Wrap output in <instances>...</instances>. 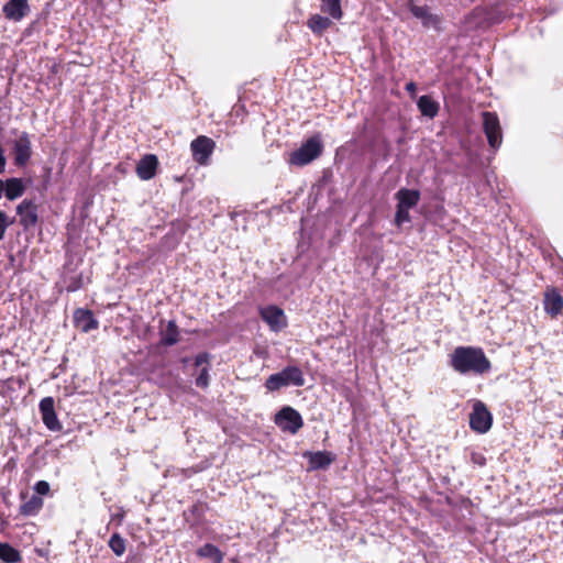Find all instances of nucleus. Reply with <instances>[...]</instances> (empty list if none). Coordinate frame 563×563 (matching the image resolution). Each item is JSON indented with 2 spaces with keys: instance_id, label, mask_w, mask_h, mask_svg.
<instances>
[{
  "instance_id": "obj_1",
  "label": "nucleus",
  "mask_w": 563,
  "mask_h": 563,
  "mask_svg": "<svg viewBox=\"0 0 563 563\" xmlns=\"http://www.w3.org/2000/svg\"><path fill=\"white\" fill-rule=\"evenodd\" d=\"M450 366L461 375L482 376L492 369V362L478 346H457L450 354Z\"/></svg>"
},
{
  "instance_id": "obj_2",
  "label": "nucleus",
  "mask_w": 563,
  "mask_h": 563,
  "mask_svg": "<svg viewBox=\"0 0 563 563\" xmlns=\"http://www.w3.org/2000/svg\"><path fill=\"white\" fill-rule=\"evenodd\" d=\"M289 385L297 387L305 385V377L300 367L288 365L280 372L269 375L264 384L268 391H277Z\"/></svg>"
},
{
  "instance_id": "obj_3",
  "label": "nucleus",
  "mask_w": 563,
  "mask_h": 563,
  "mask_svg": "<svg viewBox=\"0 0 563 563\" xmlns=\"http://www.w3.org/2000/svg\"><path fill=\"white\" fill-rule=\"evenodd\" d=\"M395 198L397 200V209L395 222L398 227L411 221L409 211L420 201V191L417 189L400 188Z\"/></svg>"
},
{
  "instance_id": "obj_4",
  "label": "nucleus",
  "mask_w": 563,
  "mask_h": 563,
  "mask_svg": "<svg viewBox=\"0 0 563 563\" xmlns=\"http://www.w3.org/2000/svg\"><path fill=\"white\" fill-rule=\"evenodd\" d=\"M321 153L322 143L320 139L312 136L289 154L288 163L294 166H305L318 158Z\"/></svg>"
},
{
  "instance_id": "obj_5",
  "label": "nucleus",
  "mask_w": 563,
  "mask_h": 563,
  "mask_svg": "<svg viewBox=\"0 0 563 563\" xmlns=\"http://www.w3.org/2000/svg\"><path fill=\"white\" fill-rule=\"evenodd\" d=\"M82 262L81 257H77L76 263L74 264V255H68V261L64 265V272L62 275V283L67 292H75L81 289L86 284L90 283V277L82 273H76V266Z\"/></svg>"
},
{
  "instance_id": "obj_6",
  "label": "nucleus",
  "mask_w": 563,
  "mask_h": 563,
  "mask_svg": "<svg viewBox=\"0 0 563 563\" xmlns=\"http://www.w3.org/2000/svg\"><path fill=\"white\" fill-rule=\"evenodd\" d=\"M275 424L283 431L297 434L303 427V419L298 410L290 406L282 407L274 416Z\"/></svg>"
},
{
  "instance_id": "obj_7",
  "label": "nucleus",
  "mask_w": 563,
  "mask_h": 563,
  "mask_svg": "<svg viewBox=\"0 0 563 563\" xmlns=\"http://www.w3.org/2000/svg\"><path fill=\"white\" fill-rule=\"evenodd\" d=\"M409 11L411 14L421 22L422 26L427 30L441 32L443 26V19L440 14L433 12L428 5H417L412 2L409 3Z\"/></svg>"
},
{
  "instance_id": "obj_8",
  "label": "nucleus",
  "mask_w": 563,
  "mask_h": 563,
  "mask_svg": "<svg viewBox=\"0 0 563 563\" xmlns=\"http://www.w3.org/2000/svg\"><path fill=\"white\" fill-rule=\"evenodd\" d=\"M483 117V130L489 146L497 151L503 143V131L498 115L495 112L485 111Z\"/></svg>"
},
{
  "instance_id": "obj_9",
  "label": "nucleus",
  "mask_w": 563,
  "mask_h": 563,
  "mask_svg": "<svg viewBox=\"0 0 563 563\" xmlns=\"http://www.w3.org/2000/svg\"><path fill=\"white\" fill-rule=\"evenodd\" d=\"M493 424V416L486 405L477 400L470 413V427L477 433H486Z\"/></svg>"
},
{
  "instance_id": "obj_10",
  "label": "nucleus",
  "mask_w": 563,
  "mask_h": 563,
  "mask_svg": "<svg viewBox=\"0 0 563 563\" xmlns=\"http://www.w3.org/2000/svg\"><path fill=\"white\" fill-rule=\"evenodd\" d=\"M214 147L216 143L212 139L203 135L196 137L190 143L194 161L202 166L208 165Z\"/></svg>"
},
{
  "instance_id": "obj_11",
  "label": "nucleus",
  "mask_w": 563,
  "mask_h": 563,
  "mask_svg": "<svg viewBox=\"0 0 563 563\" xmlns=\"http://www.w3.org/2000/svg\"><path fill=\"white\" fill-rule=\"evenodd\" d=\"M500 15H495L487 11L485 8H475L471 14L465 18V30L472 31L481 27H485L490 23L500 21Z\"/></svg>"
},
{
  "instance_id": "obj_12",
  "label": "nucleus",
  "mask_w": 563,
  "mask_h": 563,
  "mask_svg": "<svg viewBox=\"0 0 563 563\" xmlns=\"http://www.w3.org/2000/svg\"><path fill=\"white\" fill-rule=\"evenodd\" d=\"M16 214L19 217L20 224L26 230L35 228L37 224V205L32 200H23L16 207Z\"/></svg>"
},
{
  "instance_id": "obj_13",
  "label": "nucleus",
  "mask_w": 563,
  "mask_h": 563,
  "mask_svg": "<svg viewBox=\"0 0 563 563\" xmlns=\"http://www.w3.org/2000/svg\"><path fill=\"white\" fill-rule=\"evenodd\" d=\"M53 397H44L38 405L43 423L51 431H60L62 424L57 418Z\"/></svg>"
},
{
  "instance_id": "obj_14",
  "label": "nucleus",
  "mask_w": 563,
  "mask_h": 563,
  "mask_svg": "<svg viewBox=\"0 0 563 563\" xmlns=\"http://www.w3.org/2000/svg\"><path fill=\"white\" fill-rule=\"evenodd\" d=\"M75 328L84 333H88L99 328V321L95 318L93 312L89 309L77 308L73 317Z\"/></svg>"
},
{
  "instance_id": "obj_15",
  "label": "nucleus",
  "mask_w": 563,
  "mask_h": 563,
  "mask_svg": "<svg viewBox=\"0 0 563 563\" xmlns=\"http://www.w3.org/2000/svg\"><path fill=\"white\" fill-rule=\"evenodd\" d=\"M208 510L209 505L206 501L198 500L191 507L185 510L183 516L189 527L194 529L205 523V516Z\"/></svg>"
},
{
  "instance_id": "obj_16",
  "label": "nucleus",
  "mask_w": 563,
  "mask_h": 563,
  "mask_svg": "<svg viewBox=\"0 0 563 563\" xmlns=\"http://www.w3.org/2000/svg\"><path fill=\"white\" fill-rule=\"evenodd\" d=\"M260 314L273 331H278L286 325L284 311L277 306H267L261 309Z\"/></svg>"
},
{
  "instance_id": "obj_17",
  "label": "nucleus",
  "mask_w": 563,
  "mask_h": 563,
  "mask_svg": "<svg viewBox=\"0 0 563 563\" xmlns=\"http://www.w3.org/2000/svg\"><path fill=\"white\" fill-rule=\"evenodd\" d=\"M30 12L27 0H9L3 5V14L8 20L19 22Z\"/></svg>"
},
{
  "instance_id": "obj_18",
  "label": "nucleus",
  "mask_w": 563,
  "mask_h": 563,
  "mask_svg": "<svg viewBox=\"0 0 563 563\" xmlns=\"http://www.w3.org/2000/svg\"><path fill=\"white\" fill-rule=\"evenodd\" d=\"M543 307L548 314L552 318L558 317L563 310V297L555 289H547L544 292Z\"/></svg>"
},
{
  "instance_id": "obj_19",
  "label": "nucleus",
  "mask_w": 563,
  "mask_h": 563,
  "mask_svg": "<svg viewBox=\"0 0 563 563\" xmlns=\"http://www.w3.org/2000/svg\"><path fill=\"white\" fill-rule=\"evenodd\" d=\"M158 159L153 154L143 156L136 165V175L142 180H150L156 175Z\"/></svg>"
},
{
  "instance_id": "obj_20",
  "label": "nucleus",
  "mask_w": 563,
  "mask_h": 563,
  "mask_svg": "<svg viewBox=\"0 0 563 563\" xmlns=\"http://www.w3.org/2000/svg\"><path fill=\"white\" fill-rule=\"evenodd\" d=\"M14 163L24 166L31 157V142L26 133H23L14 143Z\"/></svg>"
},
{
  "instance_id": "obj_21",
  "label": "nucleus",
  "mask_w": 563,
  "mask_h": 563,
  "mask_svg": "<svg viewBox=\"0 0 563 563\" xmlns=\"http://www.w3.org/2000/svg\"><path fill=\"white\" fill-rule=\"evenodd\" d=\"M335 461V454L329 451H318L309 454V465L312 470H325Z\"/></svg>"
},
{
  "instance_id": "obj_22",
  "label": "nucleus",
  "mask_w": 563,
  "mask_h": 563,
  "mask_svg": "<svg viewBox=\"0 0 563 563\" xmlns=\"http://www.w3.org/2000/svg\"><path fill=\"white\" fill-rule=\"evenodd\" d=\"M332 25V19L328 15L312 14L308 21L307 26L316 35L321 36Z\"/></svg>"
},
{
  "instance_id": "obj_23",
  "label": "nucleus",
  "mask_w": 563,
  "mask_h": 563,
  "mask_svg": "<svg viewBox=\"0 0 563 563\" xmlns=\"http://www.w3.org/2000/svg\"><path fill=\"white\" fill-rule=\"evenodd\" d=\"M417 107L422 115L433 119L438 115L440 104L428 95L421 96L417 101Z\"/></svg>"
},
{
  "instance_id": "obj_24",
  "label": "nucleus",
  "mask_w": 563,
  "mask_h": 563,
  "mask_svg": "<svg viewBox=\"0 0 563 563\" xmlns=\"http://www.w3.org/2000/svg\"><path fill=\"white\" fill-rule=\"evenodd\" d=\"M44 501L42 497L37 495H32L31 498L24 503H22L19 507L20 515L24 517H33L36 516L41 509L43 508Z\"/></svg>"
},
{
  "instance_id": "obj_25",
  "label": "nucleus",
  "mask_w": 563,
  "mask_h": 563,
  "mask_svg": "<svg viewBox=\"0 0 563 563\" xmlns=\"http://www.w3.org/2000/svg\"><path fill=\"white\" fill-rule=\"evenodd\" d=\"M24 191L25 186L21 178H9L5 180L3 195H5L9 200L21 197Z\"/></svg>"
},
{
  "instance_id": "obj_26",
  "label": "nucleus",
  "mask_w": 563,
  "mask_h": 563,
  "mask_svg": "<svg viewBox=\"0 0 563 563\" xmlns=\"http://www.w3.org/2000/svg\"><path fill=\"white\" fill-rule=\"evenodd\" d=\"M320 10L325 15L330 16L332 20H341L343 16V11L341 7L342 0H320Z\"/></svg>"
},
{
  "instance_id": "obj_27",
  "label": "nucleus",
  "mask_w": 563,
  "mask_h": 563,
  "mask_svg": "<svg viewBox=\"0 0 563 563\" xmlns=\"http://www.w3.org/2000/svg\"><path fill=\"white\" fill-rule=\"evenodd\" d=\"M179 341V329L174 320L168 321L166 329L161 332V344L172 346Z\"/></svg>"
},
{
  "instance_id": "obj_28",
  "label": "nucleus",
  "mask_w": 563,
  "mask_h": 563,
  "mask_svg": "<svg viewBox=\"0 0 563 563\" xmlns=\"http://www.w3.org/2000/svg\"><path fill=\"white\" fill-rule=\"evenodd\" d=\"M197 555L201 559H210L213 563H222L224 558L221 550L211 543L200 547L197 550Z\"/></svg>"
},
{
  "instance_id": "obj_29",
  "label": "nucleus",
  "mask_w": 563,
  "mask_h": 563,
  "mask_svg": "<svg viewBox=\"0 0 563 563\" xmlns=\"http://www.w3.org/2000/svg\"><path fill=\"white\" fill-rule=\"evenodd\" d=\"M0 560L4 563H19L22 561V555L11 544L0 542Z\"/></svg>"
},
{
  "instance_id": "obj_30",
  "label": "nucleus",
  "mask_w": 563,
  "mask_h": 563,
  "mask_svg": "<svg viewBox=\"0 0 563 563\" xmlns=\"http://www.w3.org/2000/svg\"><path fill=\"white\" fill-rule=\"evenodd\" d=\"M108 545L117 556L123 555L126 550L125 539H123L118 532L111 536Z\"/></svg>"
},
{
  "instance_id": "obj_31",
  "label": "nucleus",
  "mask_w": 563,
  "mask_h": 563,
  "mask_svg": "<svg viewBox=\"0 0 563 563\" xmlns=\"http://www.w3.org/2000/svg\"><path fill=\"white\" fill-rule=\"evenodd\" d=\"M196 385L200 388H207L209 386V369L203 367L200 374L196 378Z\"/></svg>"
},
{
  "instance_id": "obj_32",
  "label": "nucleus",
  "mask_w": 563,
  "mask_h": 563,
  "mask_svg": "<svg viewBox=\"0 0 563 563\" xmlns=\"http://www.w3.org/2000/svg\"><path fill=\"white\" fill-rule=\"evenodd\" d=\"M35 492L38 495H46L49 493V484L46 481H38L34 486Z\"/></svg>"
},
{
  "instance_id": "obj_33",
  "label": "nucleus",
  "mask_w": 563,
  "mask_h": 563,
  "mask_svg": "<svg viewBox=\"0 0 563 563\" xmlns=\"http://www.w3.org/2000/svg\"><path fill=\"white\" fill-rule=\"evenodd\" d=\"M471 462L478 466H484L486 464V457L479 452H473L471 454Z\"/></svg>"
},
{
  "instance_id": "obj_34",
  "label": "nucleus",
  "mask_w": 563,
  "mask_h": 563,
  "mask_svg": "<svg viewBox=\"0 0 563 563\" xmlns=\"http://www.w3.org/2000/svg\"><path fill=\"white\" fill-rule=\"evenodd\" d=\"M9 225L8 217L3 211H0V239L3 238L4 232Z\"/></svg>"
},
{
  "instance_id": "obj_35",
  "label": "nucleus",
  "mask_w": 563,
  "mask_h": 563,
  "mask_svg": "<svg viewBox=\"0 0 563 563\" xmlns=\"http://www.w3.org/2000/svg\"><path fill=\"white\" fill-rule=\"evenodd\" d=\"M209 363V355L207 353L198 354L195 358V366L199 367L202 364Z\"/></svg>"
},
{
  "instance_id": "obj_36",
  "label": "nucleus",
  "mask_w": 563,
  "mask_h": 563,
  "mask_svg": "<svg viewBox=\"0 0 563 563\" xmlns=\"http://www.w3.org/2000/svg\"><path fill=\"white\" fill-rule=\"evenodd\" d=\"M416 89H417L416 84H415V82H412V81H410V82H408V84L406 85V90H407L408 92H410V93H415V92H416Z\"/></svg>"
},
{
  "instance_id": "obj_37",
  "label": "nucleus",
  "mask_w": 563,
  "mask_h": 563,
  "mask_svg": "<svg viewBox=\"0 0 563 563\" xmlns=\"http://www.w3.org/2000/svg\"><path fill=\"white\" fill-rule=\"evenodd\" d=\"M4 184L1 179H0V198H2L3 196V192H4Z\"/></svg>"
},
{
  "instance_id": "obj_38",
  "label": "nucleus",
  "mask_w": 563,
  "mask_h": 563,
  "mask_svg": "<svg viewBox=\"0 0 563 563\" xmlns=\"http://www.w3.org/2000/svg\"><path fill=\"white\" fill-rule=\"evenodd\" d=\"M20 497H21V499H24L26 497V494L25 493H21Z\"/></svg>"
}]
</instances>
